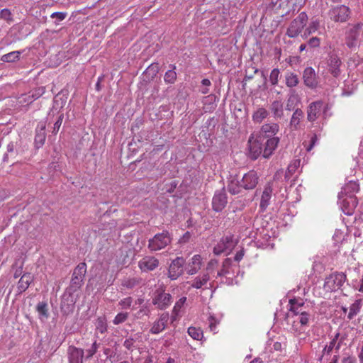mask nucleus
Masks as SVG:
<instances>
[{
	"label": "nucleus",
	"instance_id": "obj_1",
	"mask_svg": "<svg viewBox=\"0 0 363 363\" xmlns=\"http://www.w3.org/2000/svg\"><path fill=\"white\" fill-rule=\"evenodd\" d=\"M289 303L290 313L287 322L291 325L290 330L297 335L302 334L308 326L313 315L302 298H291Z\"/></svg>",
	"mask_w": 363,
	"mask_h": 363
},
{
	"label": "nucleus",
	"instance_id": "obj_2",
	"mask_svg": "<svg viewBox=\"0 0 363 363\" xmlns=\"http://www.w3.org/2000/svg\"><path fill=\"white\" fill-rule=\"evenodd\" d=\"M172 238L167 231L156 234L149 240L148 249L152 252L159 251L165 248L171 243Z\"/></svg>",
	"mask_w": 363,
	"mask_h": 363
},
{
	"label": "nucleus",
	"instance_id": "obj_3",
	"mask_svg": "<svg viewBox=\"0 0 363 363\" xmlns=\"http://www.w3.org/2000/svg\"><path fill=\"white\" fill-rule=\"evenodd\" d=\"M172 302V296L161 287L155 290L152 296V304L160 310L167 308Z\"/></svg>",
	"mask_w": 363,
	"mask_h": 363
},
{
	"label": "nucleus",
	"instance_id": "obj_4",
	"mask_svg": "<svg viewBox=\"0 0 363 363\" xmlns=\"http://www.w3.org/2000/svg\"><path fill=\"white\" fill-rule=\"evenodd\" d=\"M308 16L306 12H301L294 19L287 28L286 35L289 38L297 37L302 31L308 21Z\"/></svg>",
	"mask_w": 363,
	"mask_h": 363
},
{
	"label": "nucleus",
	"instance_id": "obj_5",
	"mask_svg": "<svg viewBox=\"0 0 363 363\" xmlns=\"http://www.w3.org/2000/svg\"><path fill=\"white\" fill-rule=\"evenodd\" d=\"M362 27V23L351 26L345 32V41L348 48L354 50L359 45V32Z\"/></svg>",
	"mask_w": 363,
	"mask_h": 363
},
{
	"label": "nucleus",
	"instance_id": "obj_6",
	"mask_svg": "<svg viewBox=\"0 0 363 363\" xmlns=\"http://www.w3.org/2000/svg\"><path fill=\"white\" fill-rule=\"evenodd\" d=\"M328 16L335 22L345 23L349 19L350 9L345 5L336 6L329 10Z\"/></svg>",
	"mask_w": 363,
	"mask_h": 363
},
{
	"label": "nucleus",
	"instance_id": "obj_7",
	"mask_svg": "<svg viewBox=\"0 0 363 363\" xmlns=\"http://www.w3.org/2000/svg\"><path fill=\"white\" fill-rule=\"evenodd\" d=\"M237 245V240L233 235H226L223 237L218 244L213 248L215 255H220L222 253H228Z\"/></svg>",
	"mask_w": 363,
	"mask_h": 363
},
{
	"label": "nucleus",
	"instance_id": "obj_8",
	"mask_svg": "<svg viewBox=\"0 0 363 363\" xmlns=\"http://www.w3.org/2000/svg\"><path fill=\"white\" fill-rule=\"evenodd\" d=\"M248 147L250 157L256 160L262 153L263 154V140L262 136L255 137L252 134L248 140Z\"/></svg>",
	"mask_w": 363,
	"mask_h": 363
},
{
	"label": "nucleus",
	"instance_id": "obj_9",
	"mask_svg": "<svg viewBox=\"0 0 363 363\" xmlns=\"http://www.w3.org/2000/svg\"><path fill=\"white\" fill-rule=\"evenodd\" d=\"M185 260L182 257H177L173 259L168 268L167 277L171 280H176L184 273Z\"/></svg>",
	"mask_w": 363,
	"mask_h": 363
},
{
	"label": "nucleus",
	"instance_id": "obj_10",
	"mask_svg": "<svg viewBox=\"0 0 363 363\" xmlns=\"http://www.w3.org/2000/svg\"><path fill=\"white\" fill-rule=\"evenodd\" d=\"M345 279V275L342 273L330 274L325 280L324 289L326 291H336L342 286Z\"/></svg>",
	"mask_w": 363,
	"mask_h": 363
},
{
	"label": "nucleus",
	"instance_id": "obj_11",
	"mask_svg": "<svg viewBox=\"0 0 363 363\" xmlns=\"http://www.w3.org/2000/svg\"><path fill=\"white\" fill-rule=\"evenodd\" d=\"M86 273V264L84 262L79 263L74 269L71 280L72 286L75 289H79L83 284L84 278Z\"/></svg>",
	"mask_w": 363,
	"mask_h": 363
},
{
	"label": "nucleus",
	"instance_id": "obj_12",
	"mask_svg": "<svg viewBox=\"0 0 363 363\" xmlns=\"http://www.w3.org/2000/svg\"><path fill=\"white\" fill-rule=\"evenodd\" d=\"M259 182V177L254 170L249 171L245 174L240 179V186L246 190L253 189Z\"/></svg>",
	"mask_w": 363,
	"mask_h": 363
},
{
	"label": "nucleus",
	"instance_id": "obj_13",
	"mask_svg": "<svg viewBox=\"0 0 363 363\" xmlns=\"http://www.w3.org/2000/svg\"><path fill=\"white\" fill-rule=\"evenodd\" d=\"M228 203L224 189L216 191L212 199L213 209L216 212L221 211Z\"/></svg>",
	"mask_w": 363,
	"mask_h": 363
},
{
	"label": "nucleus",
	"instance_id": "obj_14",
	"mask_svg": "<svg viewBox=\"0 0 363 363\" xmlns=\"http://www.w3.org/2000/svg\"><path fill=\"white\" fill-rule=\"evenodd\" d=\"M159 260L153 256H145L138 262V267L143 272L155 270L159 266Z\"/></svg>",
	"mask_w": 363,
	"mask_h": 363
},
{
	"label": "nucleus",
	"instance_id": "obj_15",
	"mask_svg": "<svg viewBox=\"0 0 363 363\" xmlns=\"http://www.w3.org/2000/svg\"><path fill=\"white\" fill-rule=\"evenodd\" d=\"M273 194V184L272 182H268L262 191L259 208L264 212L266 211L269 205L270 204V200Z\"/></svg>",
	"mask_w": 363,
	"mask_h": 363
},
{
	"label": "nucleus",
	"instance_id": "obj_16",
	"mask_svg": "<svg viewBox=\"0 0 363 363\" xmlns=\"http://www.w3.org/2000/svg\"><path fill=\"white\" fill-rule=\"evenodd\" d=\"M169 315L168 313H163L160 315L159 318L153 323L150 333L157 335L162 332L167 327Z\"/></svg>",
	"mask_w": 363,
	"mask_h": 363
},
{
	"label": "nucleus",
	"instance_id": "obj_17",
	"mask_svg": "<svg viewBox=\"0 0 363 363\" xmlns=\"http://www.w3.org/2000/svg\"><path fill=\"white\" fill-rule=\"evenodd\" d=\"M342 65V61L340 58L336 54H330L328 60V70L330 74L337 77L340 73V67Z\"/></svg>",
	"mask_w": 363,
	"mask_h": 363
},
{
	"label": "nucleus",
	"instance_id": "obj_18",
	"mask_svg": "<svg viewBox=\"0 0 363 363\" xmlns=\"http://www.w3.org/2000/svg\"><path fill=\"white\" fill-rule=\"evenodd\" d=\"M203 259L200 255H194L187 262L185 267L186 273L189 275L196 274L201 269Z\"/></svg>",
	"mask_w": 363,
	"mask_h": 363
},
{
	"label": "nucleus",
	"instance_id": "obj_19",
	"mask_svg": "<svg viewBox=\"0 0 363 363\" xmlns=\"http://www.w3.org/2000/svg\"><path fill=\"white\" fill-rule=\"evenodd\" d=\"M303 79L305 85L309 88H316L318 84V80L315 72L314 69L311 67H306L304 69Z\"/></svg>",
	"mask_w": 363,
	"mask_h": 363
},
{
	"label": "nucleus",
	"instance_id": "obj_20",
	"mask_svg": "<svg viewBox=\"0 0 363 363\" xmlns=\"http://www.w3.org/2000/svg\"><path fill=\"white\" fill-rule=\"evenodd\" d=\"M84 350L76 347L75 346H69L67 349V358L69 363H83Z\"/></svg>",
	"mask_w": 363,
	"mask_h": 363
},
{
	"label": "nucleus",
	"instance_id": "obj_21",
	"mask_svg": "<svg viewBox=\"0 0 363 363\" xmlns=\"http://www.w3.org/2000/svg\"><path fill=\"white\" fill-rule=\"evenodd\" d=\"M323 107L321 101H317L310 104L308 108V120L311 122L315 121L320 115Z\"/></svg>",
	"mask_w": 363,
	"mask_h": 363
},
{
	"label": "nucleus",
	"instance_id": "obj_22",
	"mask_svg": "<svg viewBox=\"0 0 363 363\" xmlns=\"http://www.w3.org/2000/svg\"><path fill=\"white\" fill-rule=\"evenodd\" d=\"M23 150L18 142H10L6 147V152L4 156V161L9 162V158L16 159L17 155L22 153Z\"/></svg>",
	"mask_w": 363,
	"mask_h": 363
},
{
	"label": "nucleus",
	"instance_id": "obj_23",
	"mask_svg": "<svg viewBox=\"0 0 363 363\" xmlns=\"http://www.w3.org/2000/svg\"><path fill=\"white\" fill-rule=\"evenodd\" d=\"M357 205V198L354 196H349L342 201V210L346 215H352Z\"/></svg>",
	"mask_w": 363,
	"mask_h": 363
},
{
	"label": "nucleus",
	"instance_id": "obj_24",
	"mask_svg": "<svg viewBox=\"0 0 363 363\" xmlns=\"http://www.w3.org/2000/svg\"><path fill=\"white\" fill-rule=\"evenodd\" d=\"M279 143V137H271L265 142L264 147L263 150V157L265 158L269 157L276 150Z\"/></svg>",
	"mask_w": 363,
	"mask_h": 363
},
{
	"label": "nucleus",
	"instance_id": "obj_25",
	"mask_svg": "<svg viewBox=\"0 0 363 363\" xmlns=\"http://www.w3.org/2000/svg\"><path fill=\"white\" fill-rule=\"evenodd\" d=\"M279 126L276 123H265L260 129V135L264 138L275 137L274 135L279 132Z\"/></svg>",
	"mask_w": 363,
	"mask_h": 363
},
{
	"label": "nucleus",
	"instance_id": "obj_26",
	"mask_svg": "<svg viewBox=\"0 0 363 363\" xmlns=\"http://www.w3.org/2000/svg\"><path fill=\"white\" fill-rule=\"evenodd\" d=\"M210 276L208 272L203 273L202 275L196 277L191 282V287L197 289H208L209 284Z\"/></svg>",
	"mask_w": 363,
	"mask_h": 363
},
{
	"label": "nucleus",
	"instance_id": "obj_27",
	"mask_svg": "<svg viewBox=\"0 0 363 363\" xmlns=\"http://www.w3.org/2000/svg\"><path fill=\"white\" fill-rule=\"evenodd\" d=\"M46 138L45 133V124L40 123L38 125L36 129V134L35 136V146L36 148H40L45 143Z\"/></svg>",
	"mask_w": 363,
	"mask_h": 363
},
{
	"label": "nucleus",
	"instance_id": "obj_28",
	"mask_svg": "<svg viewBox=\"0 0 363 363\" xmlns=\"http://www.w3.org/2000/svg\"><path fill=\"white\" fill-rule=\"evenodd\" d=\"M271 112L273 114L274 118H281L284 116V107L283 103L281 101L275 100L274 101L269 107Z\"/></svg>",
	"mask_w": 363,
	"mask_h": 363
},
{
	"label": "nucleus",
	"instance_id": "obj_29",
	"mask_svg": "<svg viewBox=\"0 0 363 363\" xmlns=\"http://www.w3.org/2000/svg\"><path fill=\"white\" fill-rule=\"evenodd\" d=\"M44 93L45 87H38L30 92L28 95H26L25 97H23L21 101H23L28 104L32 103L33 101L40 97Z\"/></svg>",
	"mask_w": 363,
	"mask_h": 363
},
{
	"label": "nucleus",
	"instance_id": "obj_30",
	"mask_svg": "<svg viewBox=\"0 0 363 363\" xmlns=\"http://www.w3.org/2000/svg\"><path fill=\"white\" fill-rule=\"evenodd\" d=\"M359 190V184L357 182L350 181L346 184L342 189L341 194H345L347 196H354Z\"/></svg>",
	"mask_w": 363,
	"mask_h": 363
},
{
	"label": "nucleus",
	"instance_id": "obj_31",
	"mask_svg": "<svg viewBox=\"0 0 363 363\" xmlns=\"http://www.w3.org/2000/svg\"><path fill=\"white\" fill-rule=\"evenodd\" d=\"M33 281V277L30 274H24L18 283V291L22 293L25 291Z\"/></svg>",
	"mask_w": 363,
	"mask_h": 363
},
{
	"label": "nucleus",
	"instance_id": "obj_32",
	"mask_svg": "<svg viewBox=\"0 0 363 363\" xmlns=\"http://www.w3.org/2000/svg\"><path fill=\"white\" fill-rule=\"evenodd\" d=\"M340 334L337 333L335 335L333 338L330 340L329 345H326L323 350V354H329L333 349L338 350L340 347L341 342H338L337 340Z\"/></svg>",
	"mask_w": 363,
	"mask_h": 363
},
{
	"label": "nucleus",
	"instance_id": "obj_33",
	"mask_svg": "<svg viewBox=\"0 0 363 363\" xmlns=\"http://www.w3.org/2000/svg\"><path fill=\"white\" fill-rule=\"evenodd\" d=\"M269 115L268 111L263 108H258L252 114V120L255 123H260L264 120Z\"/></svg>",
	"mask_w": 363,
	"mask_h": 363
},
{
	"label": "nucleus",
	"instance_id": "obj_34",
	"mask_svg": "<svg viewBox=\"0 0 363 363\" xmlns=\"http://www.w3.org/2000/svg\"><path fill=\"white\" fill-rule=\"evenodd\" d=\"M285 83L289 88L296 86L299 83L298 75L294 72H286L285 74Z\"/></svg>",
	"mask_w": 363,
	"mask_h": 363
},
{
	"label": "nucleus",
	"instance_id": "obj_35",
	"mask_svg": "<svg viewBox=\"0 0 363 363\" xmlns=\"http://www.w3.org/2000/svg\"><path fill=\"white\" fill-rule=\"evenodd\" d=\"M303 116V112L300 108H296L294 111V112L292 115V117L291 118V121H290L291 126L294 129H297Z\"/></svg>",
	"mask_w": 363,
	"mask_h": 363
},
{
	"label": "nucleus",
	"instance_id": "obj_36",
	"mask_svg": "<svg viewBox=\"0 0 363 363\" xmlns=\"http://www.w3.org/2000/svg\"><path fill=\"white\" fill-rule=\"evenodd\" d=\"M241 188L240 180L237 179H232L228 184V191L233 195L239 194Z\"/></svg>",
	"mask_w": 363,
	"mask_h": 363
},
{
	"label": "nucleus",
	"instance_id": "obj_37",
	"mask_svg": "<svg viewBox=\"0 0 363 363\" xmlns=\"http://www.w3.org/2000/svg\"><path fill=\"white\" fill-rule=\"evenodd\" d=\"M361 306V301L356 300L350 307V311L347 315V318L349 320H352L354 316H356L357 313L360 311Z\"/></svg>",
	"mask_w": 363,
	"mask_h": 363
},
{
	"label": "nucleus",
	"instance_id": "obj_38",
	"mask_svg": "<svg viewBox=\"0 0 363 363\" xmlns=\"http://www.w3.org/2000/svg\"><path fill=\"white\" fill-rule=\"evenodd\" d=\"M319 26H320V21L318 19L311 20L308 26L306 27V28L304 30V34H303L304 37L306 38L309 35L315 33L316 30H318V29L319 28Z\"/></svg>",
	"mask_w": 363,
	"mask_h": 363
},
{
	"label": "nucleus",
	"instance_id": "obj_39",
	"mask_svg": "<svg viewBox=\"0 0 363 363\" xmlns=\"http://www.w3.org/2000/svg\"><path fill=\"white\" fill-rule=\"evenodd\" d=\"M20 51H13L1 56V60L6 62H13L17 61L21 55Z\"/></svg>",
	"mask_w": 363,
	"mask_h": 363
},
{
	"label": "nucleus",
	"instance_id": "obj_40",
	"mask_svg": "<svg viewBox=\"0 0 363 363\" xmlns=\"http://www.w3.org/2000/svg\"><path fill=\"white\" fill-rule=\"evenodd\" d=\"M186 301V297L183 296L180 298L174 304V306L172 309V318L174 319L177 316L179 315V312L182 308L184 306Z\"/></svg>",
	"mask_w": 363,
	"mask_h": 363
},
{
	"label": "nucleus",
	"instance_id": "obj_41",
	"mask_svg": "<svg viewBox=\"0 0 363 363\" xmlns=\"http://www.w3.org/2000/svg\"><path fill=\"white\" fill-rule=\"evenodd\" d=\"M96 330L101 333H104L107 330L106 318L104 316L99 317L96 321Z\"/></svg>",
	"mask_w": 363,
	"mask_h": 363
},
{
	"label": "nucleus",
	"instance_id": "obj_42",
	"mask_svg": "<svg viewBox=\"0 0 363 363\" xmlns=\"http://www.w3.org/2000/svg\"><path fill=\"white\" fill-rule=\"evenodd\" d=\"M175 66L172 65V68L166 72L164 80L167 84H174L177 79V73L174 71Z\"/></svg>",
	"mask_w": 363,
	"mask_h": 363
},
{
	"label": "nucleus",
	"instance_id": "obj_43",
	"mask_svg": "<svg viewBox=\"0 0 363 363\" xmlns=\"http://www.w3.org/2000/svg\"><path fill=\"white\" fill-rule=\"evenodd\" d=\"M188 334L196 340H200L203 337V332L200 328L191 326L188 328Z\"/></svg>",
	"mask_w": 363,
	"mask_h": 363
},
{
	"label": "nucleus",
	"instance_id": "obj_44",
	"mask_svg": "<svg viewBox=\"0 0 363 363\" xmlns=\"http://www.w3.org/2000/svg\"><path fill=\"white\" fill-rule=\"evenodd\" d=\"M37 311L39 315V318L41 320L47 318L48 317L47 304L44 302H40L37 305Z\"/></svg>",
	"mask_w": 363,
	"mask_h": 363
},
{
	"label": "nucleus",
	"instance_id": "obj_45",
	"mask_svg": "<svg viewBox=\"0 0 363 363\" xmlns=\"http://www.w3.org/2000/svg\"><path fill=\"white\" fill-rule=\"evenodd\" d=\"M232 264V260L229 258L225 259L223 262L222 269L218 272L217 276L221 277L230 274L229 268Z\"/></svg>",
	"mask_w": 363,
	"mask_h": 363
},
{
	"label": "nucleus",
	"instance_id": "obj_46",
	"mask_svg": "<svg viewBox=\"0 0 363 363\" xmlns=\"http://www.w3.org/2000/svg\"><path fill=\"white\" fill-rule=\"evenodd\" d=\"M280 77V71L278 68L273 69L269 75V82L272 86H277Z\"/></svg>",
	"mask_w": 363,
	"mask_h": 363
},
{
	"label": "nucleus",
	"instance_id": "obj_47",
	"mask_svg": "<svg viewBox=\"0 0 363 363\" xmlns=\"http://www.w3.org/2000/svg\"><path fill=\"white\" fill-rule=\"evenodd\" d=\"M74 303L72 299L71 300L70 303H65V301H62L61 303L62 312L65 315H69V313H72L74 311Z\"/></svg>",
	"mask_w": 363,
	"mask_h": 363
},
{
	"label": "nucleus",
	"instance_id": "obj_48",
	"mask_svg": "<svg viewBox=\"0 0 363 363\" xmlns=\"http://www.w3.org/2000/svg\"><path fill=\"white\" fill-rule=\"evenodd\" d=\"M128 318V313L127 312H120L118 313L113 320V323L114 325H119L124 323Z\"/></svg>",
	"mask_w": 363,
	"mask_h": 363
},
{
	"label": "nucleus",
	"instance_id": "obj_49",
	"mask_svg": "<svg viewBox=\"0 0 363 363\" xmlns=\"http://www.w3.org/2000/svg\"><path fill=\"white\" fill-rule=\"evenodd\" d=\"M0 18L10 23L13 21L12 14L9 9H3L0 11Z\"/></svg>",
	"mask_w": 363,
	"mask_h": 363
},
{
	"label": "nucleus",
	"instance_id": "obj_50",
	"mask_svg": "<svg viewBox=\"0 0 363 363\" xmlns=\"http://www.w3.org/2000/svg\"><path fill=\"white\" fill-rule=\"evenodd\" d=\"M132 303H133V298L131 297L128 296V297L121 299L119 301L118 305L121 306V308L122 309H128V308H130Z\"/></svg>",
	"mask_w": 363,
	"mask_h": 363
},
{
	"label": "nucleus",
	"instance_id": "obj_51",
	"mask_svg": "<svg viewBox=\"0 0 363 363\" xmlns=\"http://www.w3.org/2000/svg\"><path fill=\"white\" fill-rule=\"evenodd\" d=\"M138 281L134 279H127L123 281L122 286L127 289H133L138 284Z\"/></svg>",
	"mask_w": 363,
	"mask_h": 363
},
{
	"label": "nucleus",
	"instance_id": "obj_52",
	"mask_svg": "<svg viewBox=\"0 0 363 363\" xmlns=\"http://www.w3.org/2000/svg\"><path fill=\"white\" fill-rule=\"evenodd\" d=\"M208 324L211 331L213 332V333H216V328L217 325L218 324V321L213 316L210 315L208 318Z\"/></svg>",
	"mask_w": 363,
	"mask_h": 363
},
{
	"label": "nucleus",
	"instance_id": "obj_53",
	"mask_svg": "<svg viewBox=\"0 0 363 363\" xmlns=\"http://www.w3.org/2000/svg\"><path fill=\"white\" fill-rule=\"evenodd\" d=\"M135 340L133 338L130 337L124 341L123 345L127 350L133 351V349L135 348Z\"/></svg>",
	"mask_w": 363,
	"mask_h": 363
},
{
	"label": "nucleus",
	"instance_id": "obj_54",
	"mask_svg": "<svg viewBox=\"0 0 363 363\" xmlns=\"http://www.w3.org/2000/svg\"><path fill=\"white\" fill-rule=\"evenodd\" d=\"M97 349H98V345L96 344V342L95 341L92 345L91 346V347L89 349H88L86 350V359H89L91 358L93 355L95 354V353L97 351Z\"/></svg>",
	"mask_w": 363,
	"mask_h": 363
},
{
	"label": "nucleus",
	"instance_id": "obj_55",
	"mask_svg": "<svg viewBox=\"0 0 363 363\" xmlns=\"http://www.w3.org/2000/svg\"><path fill=\"white\" fill-rule=\"evenodd\" d=\"M63 120V114H60L57 118V120L54 123L53 128H52V133L56 134L62 125Z\"/></svg>",
	"mask_w": 363,
	"mask_h": 363
},
{
	"label": "nucleus",
	"instance_id": "obj_56",
	"mask_svg": "<svg viewBox=\"0 0 363 363\" xmlns=\"http://www.w3.org/2000/svg\"><path fill=\"white\" fill-rule=\"evenodd\" d=\"M67 16V13L65 12H54L51 14L52 18H57L59 21H63Z\"/></svg>",
	"mask_w": 363,
	"mask_h": 363
},
{
	"label": "nucleus",
	"instance_id": "obj_57",
	"mask_svg": "<svg viewBox=\"0 0 363 363\" xmlns=\"http://www.w3.org/2000/svg\"><path fill=\"white\" fill-rule=\"evenodd\" d=\"M344 235L343 232L340 230H336L333 236V238L335 242H340L343 239Z\"/></svg>",
	"mask_w": 363,
	"mask_h": 363
},
{
	"label": "nucleus",
	"instance_id": "obj_58",
	"mask_svg": "<svg viewBox=\"0 0 363 363\" xmlns=\"http://www.w3.org/2000/svg\"><path fill=\"white\" fill-rule=\"evenodd\" d=\"M218 265V260L217 259H211L209 261V262L207 264L206 271L208 272H211L213 269L217 267Z\"/></svg>",
	"mask_w": 363,
	"mask_h": 363
},
{
	"label": "nucleus",
	"instance_id": "obj_59",
	"mask_svg": "<svg viewBox=\"0 0 363 363\" xmlns=\"http://www.w3.org/2000/svg\"><path fill=\"white\" fill-rule=\"evenodd\" d=\"M308 44L313 48L318 47L320 45V39L317 37H313L309 40Z\"/></svg>",
	"mask_w": 363,
	"mask_h": 363
},
{
	"label": "nucleus",
	"instance_id": "obj_60",
	"mask_svg": "<svg viewBox=\"0 0 363 363\" xmlns=\"http://www.w3.org/2000/svg\"><path fill=\"white\" fill-rule=\"evenodd\" d=\"M342 363H357V361L354 357L348 355L342 358Z\"/></svg>",
	"mask_w": 363,
	"mask_h": 363
},
{
	"label": "nucleus",
	"instance_id": "obj_61",
	"mask_svg": "<svg viewBox=\"0 0 363 363\" xmlns=\"http://www.w3.org/2000/svg\"><path fill=\"white\" fill-rule=\"evenodd\" d=\"M191 238V234L189 232H186L184 234V235L180 238L179 242L180 243H186L189 241V240Z\"/></svg>",
	"mask_w": 363,
	"mask_h": 363
},
{
	"label": "nucleus",
	"instance_id": "obj_62",
	"mask_svg": "<svg viewBox=\"0 0 363 363\" xmlns=\"http://www.w3.org/2000/svg\"><path fill=\"white\" fill-rule=\"evenodd\" d=\"M244 256V251L242 250H240V251L237 252L235 255V260L237 262H240Z\"/></svg>",
	"mask_w": 363,
	"mask_h": 363
},
{
	"label": "nucleus",
	"instance_id": "obj_63",
	"mask_svg": "<svg viewBox=\"0 0 363 363\" xmlns=\"http://www.w3.org/2000/svg\"><path fill=\"white\" fill-rule=\"evenodd\" d=\"M295 97L292 96V97H290L289 99H288V102H287V105H286V109L289 110V111H291L293 109V107H292V104L294 103V101L295 100Z\"/></svg>",
	"mask_w": 363,
	"mask_h": 363
},
{
	"label": "nucleus",
	"instance_id": "obj_64",
	"mask_svg": "<svg viewBox=\"0 0 363 363\" xmlns=\"http://www.w3.org/2000/svg\"><path fill=\"white\" fill-rule=\"evenodd\" d=\"M316 141H317V137H316V135H313L311 138V144H310L309 147H307L308 151H310L313 148V147L315 145Z\"/></svg>",
	"mask_w": 363,
	"mask_h": 363
}]
</instances>
